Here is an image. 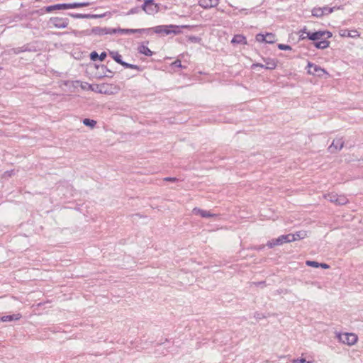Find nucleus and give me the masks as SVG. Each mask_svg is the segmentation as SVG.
<instances>
[{"label": "nucleus", "mask_w": 363, "mask_h": 363, "mask_svg": "<svg viewBox=\"0 0 363 363\" xmlns=\"http://www.w3.org/2000/svg\"><path fill=\"white\" fill-rule=\"evenodd\" d=\"M69 16L74 18H98L104 16V15L69 13Z\"/></svg>", "instance_id": "obj_12"}, {"label": "nucleus", "mask_w": 363, "mask_h": 363, "mask_svg": "<svg viewBox=\"0 0 363 363\" xmlns=\"http://www.w3.org/2000/svg\"><path fill=\"white\" fill-rule=\"evenodd\" d=\"M106 28H101V27H94L90 31L86 30V33L87 35H106Z\"/></svg>", "instance_id": "obj_10"}, {"label": "nucleus", "mask_w": 363, "mask_h": 363, "mask_svg": "<svg viewBox=\"0 0 363 363\" xmlns=\"http://www.w3.org/2000/svg\"><path fill=\"white\" fill-rule=\"evenodd\" d=\"M118 30V33L121 34H129V33H148L150 29L140 28V29H124L120 28Z\"/></svg>", "instance_id": "obj_8"}, {"label": "nucleus", "mask_w": 363, "mask_h": 363, "mask_svg": "<svg viewBox=\"0 0 363 363\" xmlns=\"http://www.w3.org/2000/svg\"><path fill=\"white\" fill-rule=\"evenodd\" d=\"M312 15L315 17H321L324 15V10L323 8H314L312 10Z\"/></svg>", "instance_id": "obj_23"}, {"label": "nucleus", "mask_w": 363, "mask_h": 363, "mask_svg": "<svg viewBox=\"0 0 363 363\" xmlns=\"http://www.w3.org/2000/svg\"><path fill=\"white\" fill-rule=\"evenodd\" d=\"M256 40L260 43H266L265 35L261 33L256 35Z\"/></svg>", "instance_id": "obj_30"}, {"label": "nucleus", "mask_w": 363, "mask_h": 363, "mask_svg": "<svg viewBox=\"0 0 363 363\" xmlns=\"http://www.w3.org/2000/svg\"><path fill=\"white\" fill-rule=\"evenodd\" d=\"M120 28H106V35L107 34H116V33H118V30Z\"/></svg>", "instance_id": "obj_33"}, {"label": "nucleus", "mask_w": 363, "mask_h": 363, "mask_svg": "<svg viewBox=\"0 0 363 363\" xmlns=\"http://www.w3.org/2000/svg\"><path fill=\"white\" fill-rule=\"evenodd\" d=\"M76 83H77V84L80 83V86H81L82 89L86 90V89H91V85L88 84V83H86V82L82 83V82H80L79 81H77Z\"/></svg>", "instance_id": "obj_29"}, {"label": "nucleus", "mask_w": 363, "mask_h": 363, "mask_svg": "<svg viewBox=\"0 0 363 363\" xmlns=\"http://www.w3.org/2000/svg\"><path fill=\"white\" fill-rule=\"evenodd\" d=\"M319 267L323 268V269H328L329 265L325 263H319Z\"/></svg>", "instance_id": "obj_44"}, {"label": "nucleus", "mask_w": 363, "mask_h": 363, "mask_svg": "<svg viewBox=\"0 0 363 363\" xmlns=\"http://www.w3.org/2000/svg\"><path fill=\"white\" fill-rule=\"evenodd\" d=\"M323 9L324 10V14H328V13H331L332 12H333L335 7L329 8L328 6H325L323 8Z\"/></svg>", "instance_id": "obj_36"}, {"label": "nucleus", "mask_w": 363, "mask_h": 363, "mask_svg": "<svg viewBox=\"0 0 363 363\" xmlns=\"http://www.w3.org/2000/svg\"><path fill=\"white\" fill-rule=\"evenodd\" d=\"M264 247V246H262V247H259V249H262Z\"/></svg>", "instance_id": "obj_46"}, {"label": "nucleus", "mask_w": 363, "mask_h": 363, "mask_svg": "<svg viewBox=\"0 0 363 363\" xmlns=\"http://www.w3.org/2000/svg\"><path fill=\"white\" fill-rule=\"evenodd\" d=\"M294 237L293 235H291V234L287 235H283L279 236L278 238L272 239V240H269L267 245L272 248L274 246L277 245H281L284 243H288L294 241Z\"/></svg>", "instance_id": "obj_3"}, {"label": "nucleus", "mask_w": 363, "mask_h": 363, "mask_svg": "<svg viewBox=\"0 0 363 363\" xmlns=\"http://www.w3.org/2000/svg\"><path fill=\"white\" fill-rule=\"evenodd\" d=\"M138 50L140 53L144 54L146 56H152L153 52L145 45H140Z\"/></svg>", "instance_id": "obj_20"}, {"label": "nucleus", "mask_w": 363, "mask_h": 363, "mask_svg": "<svg viewBox=\"0 0 363 363\" xmlns=\"http://www.w3.org/2000/svg\"><path fill=\"white\" fill-rule=\"evenodd\" d=\"M308 73L312 75H317L318 77L323 76L324 74H328L327 72L321 68L320 67L313 64L311 62L308 63Z\"/></svg>", "instance_id": "obj_6"}, {"label": "nucleus", "mask_w": 363, "mask_h": 363, "mask_svg": "<svg viewBox=\"0 0 363 363\" xmlns=\"http://www.w3.org/2000/svg\"><path fill=\"white\" fill-rule=\"evenodd\" d=\"M106 57V53L105 52H101V55H99V59L101 61H104Z\"/></svg>", "instance_id": "obj_41"}, {"label": "nucleus", "mask_w": 363, "mask_h": 363, "mask_svg": "<svg viewBox=\"0 0 363 363\" xmlns=\"http://www.w3.org/2000/svg\"><path fill=\"white\" fill-rule=\"evenodd\" d=\"M348 202V199L344 195H337V199H335V204L337 205H345Z\"/></svg>", "instance_id": "obj_21"}, {"label": "nucleus", "mask_w": 363, "mask_h": 363, "mask_svg": "<svg viewBox=\"0 0 363 363\" xmlns=\"http://www.w3.org/2000/svg\"><path fill=\"white\" fill-rule=\"evenodd\" d=\"M192 213L194 215H199L202 218H211L216 216V214L211 213L209 211L202 210L199 208H194L192 210Z\"/></svg>", "instance_id": "obj_9"}, {"label": "nucleus", "mask_w": 363, "mask_h": 363, "mask_svg": "<svg viewBox=\"0 0 363 363\" xmlns=\"http://www.w3.org/2000/svg\"><path fill=\"white\" fill-rule=\"evenodd\" d=\"M164 181H168V182H175V181H177V178H175V177H165V178L164 179Z\"/></svg>", "instance_id": "obj_42"}, {"label": "nucleus", "mask_w": 363, "mask_h": 363, "mask_svg": "<svg viewBox=\"0 0 363 363\" xmlns=\"http://www.w3.org/2000/svg\"><path fill=\"white\" fill-rule=\"evenodd\" d=\"M307 266L313 267H319V263L315 261H306V262Z\"/></svg>", "instance_id": "obj_31"}, {"label": "nucleus", "mask_w": 363, "mask_h": 363, "mask_svg": "<svg viewBox=\"0 0 363 363\" xmlns=\"http://www.w3.org/2000/svg\"><path fill=\"white\" fill-rule=\"evenodd\" d=\"M231 43L233 44H247L245 37L242 35H235L233 38Z\"/></svg>", "instance_id": "obj_19"}, {"label": "nucleus", "mask_w": 363, "mask_h": 363, "mask_svg": "<svg viewBox=\"0 0 363 363\" xmlns=\"http://www.w3.org/2000/svg\"><path fill=\"white\" fill-rule=\"evenodd\" d=\"M294 237V241L300 239H303L306 236V233L305 231H299L294 234H291Z\"/></svg>", "instance_id": "obj_25"}, {"label": "nucleus", "mask_w": 363, "mask_h": 363, "mask_svg": "<svg viewBox=\"0 0 363 363\" xmlns=\"http://www.w3.org/2000/svg\"><path fill=\"white\" fill-rule=\"evenodd\" d=\"M199 3L201 7L208 9L217 6L218 0H199Z\"/></svg>", "instance_id": "obj_11"}, {"label": "nucleus", "mask_w": 363, "mask_h": 363, "mask_svg": "<svg viewBox=\"0 0 363 363\" xmlns=\"http://www.w3.org/2000/svg\"><path fill=\"white\" fill-rule=\"evenodd\" d=\"M340 35L342 37H350V38H357L359 37V33L356 30H349L347 29L342 30L340 32Z\"/></svg>", "instance_id": "obj_14"}, {"label": "nucleus", "mask_w": 363, "mask_h": 363, "mask_svg": "<svg viewBox=\"0 0 363 363\" xmlns=\"http://www.w3.org/2000/svg\"><path fill=\"white\" fill-rule=\"evenodd\" d=\"M83 123L86 126L94 128L96 124V121L89 118H85L83 121Z\"/></svg>", "instance_id": "obj_26"}, {"label": "nucleus", "mask_w": 363, "mask_h": 363, "mask_svg": "<svg viewBox=\"0 0 363 363\" xmlns=\"http://www.w3.org/2000/svg\"><path fill=\"white\" fill-rule=\"evenodd\" d=\"M301 32L303 34L301 35V38L303 40L307 38V33H310L309 31H307L306 28H304L303 30H301Z\"/></svg>", "instance_id": "obj_40"}, {"label": "nucleus", "mask_w": 363, "mask_h": 363, "mask_svg": "<svg viewBox=\"0 0 363 363\" xmlns=\"http://www.w3.org/2000/svg\"><path fill=\"white\" fill-rule=\"evenodd\" d=\"M69 20L65 18L52 17L49 20V24L50 26H53L57 28H64L68 26Z\"/></svg>", "instance_id": "obj_5"}, {"label": "nucleus", "mask_w": 363, "mask_h": 363, "mask_svg": "<svg viewBox=\"0 0 363 363\" xmlns=\"http://www.w3.org/2000/svg\"><path fill=\"white\" fill-rule=\"evenodd\" d=\"M332 33L330 31H316L314 33H307V38L309 40L317 41L314 45L318 49H325L329 47L330 42L327 40L332 37Z\"/></svg>", "instance_id": "obj_1"}, {"label": "nucleus", "mask_w": 363, "mask_h": 363, "mask_svg": "<svg viewBox=\"0 0 363 363\" xmlns=\"http://www.w3.org/2000/svg\"><path fill=\"white\" fill-rule=\"evenodd\" d=\"M267 43H274L276 41V36L272 33H268L265 35Z\"/></svg>", "instance_id": "obj_24"}, {"label": "nucleus", "mask_w": 363, "mask_h": 363, "mask_svg": "<svg viewBox=\"0 0 363 363\" xmlns=\"http://www.w3.org/2000/svg\"><path fill=\"white\" fill-rule=\"evenodd\" d=\"M142 9L148 14H152L157 11V5L154 4L153 0H145Z\"/></svg>", "instance_id": "obj_7"}, {"label": "nucleus", "mask_w": 363, "mask_h": 363, "mask_svg": "<svg viewBox=\"0 0 363 363\" xmlns=\"http://www.w3.org/2000/svg\"><path fill=\"white\" fill-rule=\"evenodd\" d=\"M121 65H123L125 68H131V69H139V67L138 65L129 64V63H127V62H123Z\"/></svg>", "instance_id": "obj_28"}, {"label": "nucleus", "mask_w": 363, "mask_h": 363, "mask_svg": "<svg viewBox=\"0 0 363 363\" xmlns=\"http://www.w3.org/2000/svg\"><path fill=\"white\" fill-rule=\"evenodd\" d=\"M91 4V2L86 1V2H75L72 4H67L68 9H76L79 7H86L89 6Z\"/></svg>", "instance_id": "obj_18"}, {"label": "nucleus", "mask_w": 363, "mask_h": 363, "mask_svg": "<svg viewBox=\"0 0 363 363\" xmlns=\"http://www.w3.org/2000/svg\"><path fill=\"white\" fill-rule=\"evenodd\" d=\"M189 26H181V28H188ZM180 26H175V25H162V26H157L152 28H149L150 30H153L155 33H161L164 34L165 35H169V34H179L181 33L179 30Z\"/></svg>", "instance_id": "obj_2"}, {"label": "nucleus", "mask_w": 363, "mask_h": 363, "mask_svg": "<svg viewBox=\"0 0 363 363\" xmlns=\"http://www.w3.org/2000/svg\"><path fill=\"white\" fill-rule=\"evenodd\" d=\"M344 146V141L342 138L335 139L329 149L333 152L332 148H335L337 150H340Z\"/></svg>", "instance_id": "obj_13"}, {"label": "nucleus", "mask_w": 363, "mask_h": 363, "mask_svg": "<svg viewBox=\"0 0 363 363\" xmlns=\"http://www.w3.org/2000/svg\"><path fill=\"white\" fill-rule=\"evenodd\" d=\"M338 338L342 343L348 345H353L357 341V336L354 333L339 334Z\"/></svg>", "instance_id": "obj_4"}, {"label": "nucleus", "mask_w": 363, "mask_h": 363, "mask_svg": "<svg viewBox=\"0 0 363 363\" xmlns=\"http://www.w3.org/2000/svg\"><path fill=\"white\" fill-rule=\"evenodd\" d=\"M13 174H14V171H13V170L7 171V172H5L4 173V174H3V177H4V178L10 177H11Z\"/></svg>", "instance_id": "obj_39"}, {"label": "nucleus", "mask_w": 363, "mask_h": 363, "mask_svg": "<svg viewBox=\"0 0 363 363\" xmlns=\"http://www.w3.org/2000/svg\"><path fill=\"white\" fill-rule=\"evenodd\" d=\"M140 11V8L138 7H135V8H133L131 9L130 10H129L127 13V15H130V14H134V13H137Z\"/></svg>", "instance_id": "obj_35"}, {"label": "nucleus", "mask_w": 363, "mask_h": 363, "mask_svg": "<svg viewBox=\"0 0 363 363\" xmlns=\"http://www.w3.org/2000/svg\"><path fill=\"white\" fill-rule=\"evenodd\" d=\"M60 9H68L67 4H55V5L47 6L45 8V11L47 12H51L54 10H60Z\"/></svg>", "instance_id": "obj_15"}, {"label": "nucleus", "mask_w": 363, "mask_h": 363, "mask_svg": "<svg viewBox=\"0 0 363 363\" xmlns=\"http://www.w3.org/2000/svg\"><path fill=\"white\" fill-rule=\"evenodd\" d=\"M337 194H333V193L325 195V198L326 199H328L330 202L335 203V199H337Z\"/></svg>", "instance_id": "obj_27"}, {"label": "nucleus", "mask_w": 363, "mask_h": 363, "mask_svg": "<svg viewBox=\"0 0 363 363\" xmlns=\"http://www.w3.org/2000/svg\"><path fill=\"white\" fill-rule=\"evenodd\" d=\"M278 48L279 50H291V46H289L288 45H284V44H279Z\"/></svg>", "instance_id": "obj_32"}, {"label": "nucleus", "mask_w": 363, "mask_h": 363, "mask_svg": "<svg viewBox=\"0 0 363 363\" xmlns=\"http://www.w3.org/2000/svg\"><path fill=\"white\" fill-rule=\"evenodd\" d=\"M292 363H312L311 361H306L304 358L293 359Z\"/></svg>", "instance_id": "obj_34"}, {"label": "nucleus", "mask_w": 363, "mask_h": 363, "mask_svg": "<svg viewBox=\"0 0 363 363\" xmlns=\"http://www.w3.org/2000/svg\"><path fill=\"white\" fill-rule=\"evenodd\" d=\"M265 62L264 68L267 69H274L277 67V62L274 59L267 58L264 59Z\"/></svg>", "instance_id": "obj_17"}, {"label": "nucleus", "mask_w": 363, "mask_h": 363, "mask_svg": "<svg viewBox=\"0 0 363 363\" xmlns=\"http://www.w3.org/2000/svg\"><path fill=\"white\" fill-rule=\"evenodd\" d=\"M90 58L91 60L95 61L97 59H99V55L96 52L94 51L90 54Z\"/></svg>", "instance_id": "obj_38"}, {"label": "nucleus", "mask_w": 363, "mask_h": 363, "mask_svg": "<svg viewBox=\"0 0 363 363\" xmlns=\"http://www.w3.org/2000/svg\"><path fill=\"white\" fill-rule=\"evenodd\" d=\"M175 67H182V65H181V61L179 60H176L174 62H173L172 64Z\"/></svg>", "instance_id": "obj_43"}, {"label": "nucleus", "mask_w": 363, "mask_h": 363, "mask_svg": "<svg viewBox=\"0 0 363 363\" xmlns=\"http://www.w3.org/2000/svg\"><path fill=\"white\" fill-rule=\"evenodd\" d=\"M26 50H27V48L26 47L17 48L13 49V52L15 54H18L21 52H25Z\"/></svg>", "instance_id": "obj_37"}, {"label": "nucleus", "mask_w": 363, "mask_h": 363, "mask_svg": "<svg viewBox=\"0 0 363 363\" xmlns=\"http://www.w3.org/2000/svg\"><path fill=\"white\" fill-rule=\"evenodd\" d=\"M110 55L112 57V58L116 62H118V64L121 65L122 62H123L122 60V57L121 55L117 52H110Z\"/></svg>", "instance_id": "obj_22"}, {"label": "nucleus", "mask_w": 363, "mask_h": 363, "mask_svg": "<svg viewBox=\"0 0 363 363\" xmlns=\"http://www.w3.org/2000/svg\"><path fill=\"white\" fill-rule=\"evenodd\" d=\"M260 67L264 68V65L260 64V63L253 64L252 67Z\"/></svg>", "instance_id": "obj_45"}, {"label": "nucleus", "mask_w": 363, "mask_h": 363, "mask_svg": "<svg viewBox=\"0 0 363 363\" xmlns=\"http://www.w3.org/2000/svg\"><path fill=\"white\" fill-rule=\"evenodd\" d=\"M21 318V315L20 313H16L13 315H8L2 316L0 320L3 322L18 320Z\"/></svg>", "instance_id": "obj_16"}]
</instances>
